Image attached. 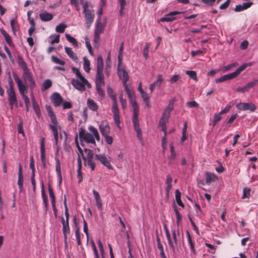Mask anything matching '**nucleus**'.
Instances as JSON below:
<instances>
[{
  "label": "nucleus",
  "instance_id": "nucleus-13",
  "mask_svg": "<svg viewBox=\"0 0 258 258\" xmlns=\"http://www.w3.org/2000/svg\"><path fill=\"white\" fill-rule=\"evenodd\" d=\"M100 131L103 136L108 135L110 133V128L106 121H103L99 125Z\"/></svg>",
  "mask_w": 258,
  "mask_h": 258
},
{
  "label": "nucleus",
  "instance_id": "nucleus-37",
  "mask_svg": "<svg viewBox=\"0 0 258 258\" xmlns=\"http://www.w3.org/2000/svg\"><path fill=\"white\" fill-rule=\"evenodd\" d=\"M133 108V118H138V112L139 110V108L138 104L137 103L131 104Z\"/></svg>",
  "mask_w": 258,
  "mask_h": 258
},
{
  "label": "nucleus",
  "instance_id": "nucleus-58",
  "mask_svg": "<svg viewBox=\"0 0 258 258\" xmlns=\"http://www.w3.org/2000/svg\"><path fill=\"white\" fill-rule=\"evenodd\" d=\"M114 114V120L115 122L117 124L118 126L119 127V124L120 123L119 120V112L118 113H113Z\"/></svg>",
  "mask_w": 258,
  "mask_h": 258
},
{
  "label": "nucleus",
  "instance_id": "nucleus-32",
  "mask_svg": "<svg viewBox=\"0 0 258 258\" xmlns=\"http://www.w3.org/2000/svg\"><path fill=\"white\" fill-rule=\"evenodd\" d=\"M88 107L93 110L96 111L98 109V106L96 103L92 99H89L87 100Z\"/></svg>",
  "mask_w": 258,
  "mask_h": 258
},
{
  "label": "nucleus",
  "instance_id": "nucleus-57",
  "mask_svg": "<svg viewBox=\"0 0 258 258\" xmlns=\"http://www.w3.org/2000/svg\"><path fill=\"white\" fill-rule=\"evenodd\" d=\"M83 223H84V227H83V230L84 232L86 233L87 237V242L88 241V228L87 226V223L85 220L83 219Z\"/></svg>",
  "mask_w": 258,
  "mask_h": 258
},
{
  "label": "nucleus",
  "instance_id": "nucleus-19",
  "mask_svg": "<svg viewBox=\"0 0 258 258\" xmlns=\"http://www.w3.org/2000/svg\"><path fill=\"white\" fill-rule=\"evenodd\" d=\"M258 81L256 79L254 80L253 81L249 82L248 84H247L245 86H244L243 87L238 89V91H241V92H245L248 91L250 88L254 87L256 84L257 83Z\"/></svg>",
  "mask_w": 258,
  "mask_h": 258
},
{
  "label": "nucleus",
  "instance_id": "nucleus-11",
  "mask_svg": "<svg viewBox=\"0 0 258 258\" xmlns=\"http://www.w3.org/2000/svg\"><path fill=\"white\" fill-rule=\"evenodd\" d=\"M117 74L119 78L122 77L123 84L127 83L129 80L128 73L124 68L121 67L117 68Z\"/></svg>",
  "mask_w": 258,
  "mask_h": 258
},
{
  "label": "nucleus",
  "instance_id": "nucleus-34",
  "mask_svg": "<svg viewBox=\"0 0 258 258\" xmlns=\"http://www.w3.org/2000/svg\"><path fill=\"white\" fill-rule=\"evenodd\" d=\"M10 25L12 28L13 33L15 35L16 31H17L19 29V25L17 21H16L14 19H12L10 21Z\"/></svg>",
  "mask_w": 258,
  "mask_h": 258
},
{
  "label": "nucleus",
  "instance_id": "nucleus-44",
  "mask_svg": "<svg viewBox=\"0 0 258 258\" xmlns=\"http://www.w3.org/2000/svg\"><path fill=\"white\" fill-rule=\"evenodd\" d=\"M186 75H187L191 79L197 81L198 78L197 76V74L195 71H186L185 72Z\"/></svg>",
  "mask_w": 258,
  "mask_h": 258
},
{
  "label": "nucleus",
  "instance_id": "nucleus-18",
  "mask_svg": "<svg viewBox=\"0 0 258 258\" xmlns=\"http://www.w3.org/2000/svg\"><path fill=\"white\" fill-rule=\"evenodd\" d=\"M253 3L252 2L243 3L241 5H237L235 8L236 12H241L250 8Z\"/></svg>",
  "mask_w": 258,
  "mask_h": 258
},
{
  "label": "nucleus",
  "instance_id": "nucleus-1",
  "mask_svg": "<svg viewBox=\"0 0 258 258\" xmlns=\"http://www.w3.org/2000/svg\"><path fill=\"white\" fill-rule=\"evenodd\" d=\"M103 59L102 56L99 55L97 57L95 83L97 92L101 97H104L105 95L104 91L101 88L102 86L105 85L104 76L103 74Z\"/></svg>",
  "mask_w": 258,
  "mask_h": 258
},
{
  "label": "nucleus",
  "instance_id": "nucleus-23",
  "mask_svg": "<svg viewBox=\"0 0 258 258\" xmlns=\"http://www.w3.org/2000/svg\"><path fill=\"white\" fill-rule=\"evenodd\" d=\"M216 175L212 173L207 172L206 173V183L210 184L212 181H215L217 178Z\"/></svg>",
  "mask_w": 258,
  "mask_h": 258
},
{
  "label": "nucleus",
  "instance_id": "nucleus-25",
  "mask_svg": "<svg viewBox=\"0 0 258 258\" xmlns=\"http://www.w3.org/2000/svg\"><path fill=\"white\" fill-rule=\"evenodd\" d=\"M66 52L69 55V56L73 59V60L76 61L78 59V57L77 55L72 50V48L70 47H68L67 46H65L64 47Z\"/></svg>",
  "mask_w": 258,
  "mask_h": 258
},
{
  "label": "nucleus",
  "instance_id": "nucleus-4",
  "mask_svg": "<svg viewBox=\"0 0 258 258\" xmlns=\"http://www.w3.org/2000/svg\"><path fill=\"white\" fill-rule=\"evenodd\" d=\"M22 78L25 83H29L31 90L34 89L36 86L35 82L28 69L23 71Z\"/></svg>",
  "mask_w": 258,
  "mask_h": 258
},
{
  "label": "nucleus",
  "instance_id": "nucleus-62",
  "mask_svg": "<svg viewBox=\"0 0 258 258\" xmlns=\"http://www.w3.org/2000/svg\"><path fill=\"white\" fill-rule=\"evenodd\" d=\"M149 45L147 44L144 49V56L146 59H147L148 57V52H149Z\"/></svg>",
  "mask_w": 258,
  "mask_h": 258
},
{
  "label": "nucleus",
  "instance_id": "nucleus-56",
  "mask_svg": "<svg viewBox=\"0 0 258 258\" xmlns=\"http://www.w3.org/2000/svg\"><path fill=\"white\" fill-rule=\"evenodd\" d=\"M25 101V103L26 105V111H29V106H30V100L28 96H24V97L23 98Z\"/></svg>",
  "mask_w": 258,
  "mask_h": 258
},
{
  "label": "nucleus",
  "instance_id": "nucleus-40",
  "mask_svg": "<svg viewBox=\"0 0 258 258\" xmlns=\"http://www.w3.org/2000/svg\"><path fill=\"white\" fill-rule=\"evenodd\" d=\"M90 65V61L86 58V57H84V64H83L84 69L87 73H89L91 70Z\"/></svg>",
  "mask_w": 258,
  "mask_h": 258
},
{
  "label": "nucleus",
  "instance_id": "nucleus-12",
  "mask_svg": "<svg viewBox=\"0 0 258 258\" xmlns=\"http://www.w3.org/2000/svg\"><path fill=\"white\" fill-rule=\"evenodd\" d=\"M50 97L52 102L55 106H58L63 102V98L57 92L53 93Z\"/></svg>",
  "mask_w": 258,
  "mask_h": 258
},
{
  "label": "nucleus",
  "instance_id": "nucleus-27",
  "mask_svg": "<svg viewBox=\"0 0 258 258\" xmlns=\"http://www.w3.org/2000/svg\"><path fill=\"white\" fill-rule=\"evenodd\" d=\"M98 27V26H97ZM104 30V28H102L101 27L100 31V32H98V28H97V29H95V32H94V42L95 43H98L99 40L100 39V33H102Z\"/></svg>",
  "mask_w": 258,
  "mask_h": 258
},
{
  "label": "nucleus",
  "instance_id": "nucleus-21",
  "mask_svg": "<svg viewBox=\"0 0 258 258\" xmlns=\"http://www.w3.org/2000/svg\"><path fill=\"white\" fill-rule=\"evenodd\" d=\"M39 17L41 21L43 22H46L51 20L53 16L50 13L47 12H44L39 14Z\"/></svg>",
  "mask_w": 258,
  "mask_h": 258
},
{
  "label": "nucleus",
  "instance_id": "nucleus-59",
  "mask_svg": "<svg viewBox=\"0 0 258 258\" xmlns=\"http://www.w3.org/2000/svg\"><path fill=\"white\" fill-rule=\"evenodd\" d=\"M18 131L19 134H23V136H24V132L23 129V121H21L19 123L18 125Z\"/></svg>",
  "mask_w": 258,
  "mask_h": 258
},
{
  "label": "nucleus",
  "instance_id": "nucleus-55",
  "mask_svg": "<svg viewBox=\"0 0 258 258\" xmlns=\"http://www.w3.org/2000/svg\"><path fill=\"white\" fill-rule=\"evenodd\" d=\"M8 83L10 87V88L8 90H14V83L10 73H9Z\"/></svg>",
  "mask_w": 258,
  "mask_h": 258
},
{
  "label": "nucleus",
  "instance_id": "nucleus-41",
  "mask_svg": "<svg viewBox=\"0 0 258 258\" xmlns=\"http://www.w3.org/2000/svg\"><path fill=\"white\" fill-rule=\"evenodd\" d=\"M75 143L76 144V146L77 147V149L80 153V155L82 156L83 159H85V156L84 155L83 151L84 150H82V149L80 147L78 140V135H77L75 137Z\"/></svg>",
  "mask_w": 258,
  "mask_h": 258
},
{
  "label": "nucleus",
  "instance_id": "nucleus-52",
  "mask_svg": "<svg viewBox=\"0 0 258 258\" xmlns=\"http://www.w3.org/2000/svg\"><path fill=\"white\" fill-rule=\"evenodd\" d=\"M123 87L124 88V90L126 92V94H127V96H128L130 94H133L134 93V92L128 86L127 83H125V84H123Z\"/></svg>",
  "mask_w": 258,
  "mask_h": 258
},
{
  "label": "nucleus",
  "instance_id": "nucleus-46",
  "mask_svg": "<svg viewBox=\"0 0 258 258\" xmlns=\"http://www.w3.org/2000/svg\"><path fill=\"white\" fill-rule=\"evenodd\" d=\"M51 58L52 61L56 63L59 64L62 66L66 64V62L64 61L59 59L58 57L54 55H52Z\"/></svg>",
  "mask_w": 258,
  "mask_h": 258
},
{
  "label": "nucleus",
  "instance_id": "nucleus-64",
  "mask_svg": "<svg viewBox=\"0 0 258 258\" xmlns=\"http://www.w3.org/2000/svg\"><path fill=\"white\" fill-rule=\"evenodd\" d=\"M187 106L190 108L197 107L199 106V104L195 101H192L187 103Z\"/></svg>",
  "mask_w": 258,
  "mask_h": 258
},
{
  "label": "nucleus",
  "instance_id": "nucleus-33",
  "mask_svg": "<svg viewBox=\"0 0 258 258\" xmlns=\"http://www.w3.org/2000/svg\"><path fill=\"white\" fill-rule=\"evenodd\" d=\"M66 37L67 39V40L71 43L73 44V46L75 47H78V44L77 40L72 36H71L69 34H65Z\"/></svg>",
  "mask_w": 258,
  "mask_h": 258
},
{
  "label": "nucleus",
  "instance_id": "nucleus-39",
  "mask_svg": "<svg viewBox=\"0 0 258 258\" xmlns=\"http://www.w3.org/2000/svg\"><path fill=\"white\" fill-rule=\"evenodd\" d=\"M52 86V82L50 80H46L42 84V91H45L50 88Z\"/></svg>",
  "mask_w": 258,
  "mask_h": 258
},
{
  "label": "nucleus",
  "instance_id": "nucleus-7",
  "mask_svg": "<svg viewBox=\"0 0 258 258\" xmlns=\"http://www.w3.org/2000/svg\"><path fill=\"white\" fill-rule=\"evenodd\" d=\"M237 108L241 110H249L251 111H254L256 109V106L253 103L243 102L238 103Z\"/></svg>",
  "mask_w": 258,
  "mask_h": 258
},
{
  "label": "nucleus",
  "instance_id": "nucleus-35",
  "mask_svg": "<svg viewBox=\"0 0 258 258\" xmlns=\"http://www.w3.org/2000/svg\"><path fill=\"white\" fill-rule=\"evenodd\" d=\"M89 130L93 134L94 138H95L97 141H99L100 140V137L97 129L93 126H90L89 127Z\"/></svg>",
  "mask_w": 258,
  "mask_h": 258
},
{
  "label": "nucleus",
  "instance_id": "nucleus-53",
  "mask_svg": "<svg viewBox=\"0 0 258 258\" xmlns=\"http://www.w3.org/2000/svg\"><path fill=\"white\" fill-rule=\"evenodd\" d=\"M180 78L179 75H174L170 78L169 81L171 84H173L176 83Z\"/></svg>",
  "mask_w": 258,
  "mask_h": 258
},
{
  "label": "nucleus",
  "instance_id": "nucleus-48",
  "mask_svg": "<svg viewBox=\"0 0 258 258\" xmlns=\"http://www.w3.org/2000/svg\"><path fill=\"white\" fill-rule=\"evenodd\" d=\"M163 81V78L162 75H158L157 76V79L154 81V84L157 87H160Z\"/></svg>",
  "mask_w": 258,
  "mask_h": 258
},
{
  "label": "nucleus",
  "instance_id": "nucleus-43",
  "mask_svg": "<svg viewBox=\"0 0 258 258\" xmlns=\"http://www.w3.org/2000/svg\"><path fill=\"white\" fill-rule=\"evenodd\" d=\"M113 104L112 106V112L113 113H118L119 109L117 103L116 97H113Z\"/></svg>",
  "mask_w": 258,
  "mask_h": 258
},
{
  "label": "nucleus",
  "instance_id": "nucleus-17",
  "mask_svg": "<svg viewBox=\"0 0 258 258\" xmlns=\"http://www.w3.org/2000/svg\"><path fill=\"white\" fill-rule=\"evenodd\" d=\"M71 83L73 86L77 90L80 91H84L85 90V86L84 83L80 82L78 80L72 79L71 81Z\"/></svg>",
  "mask_w": 258,
  "mask_h": 258
},
{
  "label": "nucleus",
  "instance_id": "nucleus-30",
  "mask_svg": "<svg viewBox=\"0 0 258 258\" xmlns=\"http://www.w3.org/2000/svg\"><path fill=\"white\" fill-rule=\"evenodd\" d=\"M224 113H226V108L223 109L219 114H216L215 115L213 120V125H215V124L221 120V114Z\"/></svg>",
  "mask_w": 258,
  "mask_h": 258
},
{
  "label": "nucleus",
  "instance_id": "nucleus-45",
  "mask_svg": "<svg viewBox=\"0 0 258 258\" xmlns=\"http://www.w3.org/2000/svg\"><path fill=\"white\" fill-rule=\"evenodd\" d=\"M85 43H86V47L88 49L90 55H91L92 56H94V54L93 53L92 47L91 44L89 42V40L87 37L85 38Z\"/></svg>",
  "mask_w": 258,
  "mask_h": 258
},
{
  "label": "nucleus",
  "instance_id": "nucleus-6",
  "mask_svg": "<svg viewBox=\"0 0 258 258\" xmlns=\"http://www.w3.org/2000/svg\"><path fill=\"white\" fill-rule=\"evenodd\" d=\"M7 92L8 95V101L11 106V109H13V105L17 107L18 103L15 90H7Z\"/></svg>",
  "mask_w": 258,
  "mask_h": 258
},
{
  "label": "nucleus",
  "instance_id": "nucleus-38",
  "mask_svg": "<svg viewBox=\"0 0 258 258\" xmlns=\"http://www.w3.org/2000/svg\"><path fill=\"white\" fill-rule=\"evenodd\" d=\"M133 108V118H138V112L139 110V108L138 104L137 103L131 104Z\"/></svg>",
  "mask_w": 258,
  "mask_h": 258
},
{
  "label": "nucleus",
  "instance_id": "nucleus-49",
  "mask_svg": "<svg viewBox=\"0 0 258 258\" xmlns=\"http://www.w3.org/2000/svg\"><path fill=\"white\" fill-rule=\"evenodd\" d=\"M250 195V189L247 188H244L243 189L242 199L248 198Z\"/></svg>",
  "mask_w": 258,
  "mask_h": 258
},
{
  "label": "nucleus",
  "instance_id": "nucleus-8",
  "mask_svg": "<svg viewBox=\"0 0 258 258\" xmlns=\"http://www.w3.org/2000/svg\"><path fill=\"white\" fill-rule=\"evenodd\" d=\"M95 159L98 160L102 164L109 169H112V166L108 160L107 157L104 154H96L95 155Z\"/></svg>",
  "mask_w": 258,
  "mask_h": 258
},
{
  "label": "nucleus",
  "instance_id": "nucleus-10",
  "mask_svg": "<svg viewBox=\"0 0 258 258\" xmlns=\"http://www.w3.org/2000/svg\"><path fill=\"white\" fill-rule=\"evenodd\" d=\"M85 14L86 23L87 24V28L89 29L91 27L92 23L94 21V14H93V10L88 11L87 12L83 13Z\"/></svg>",
  "mask_w": 258,
  "mask_h": 258
},
{
  "label": "nucleus",
  "instance_id": "nucleus-24",
  "mask_svg": "<svg viewBox=\"0 0 258 258\" xmlns=\"http://www.w3.org/2000/svg\"><path fill=\"white\" fill-rule=\"evenodd\" d=\"M55 161H56V171L57 173L59 179V184H60V183L62 181V176H61V173L60 163L59 159L57 157L55 158Z\"/></svg>",
  "mask_w": 258,
  "mask_h": 258
},
{
  "label": "nucleus",
  "instance_id": "nucleus-61",
  "mask_svg": "<svg viewBox=\"0 0 258 258\" xmlns=\"http://www.w3.org/2000/svg\"><path fill=\"white\" fill-rule=\"evenodd\" d=\"M128 97L129 98V100H130V102L131 104L137 103V102L136 101V96H135V93H134L133 94H130L128 96Z\"/></svg>",
  "mask_w": 258,
  "mask_h": 258
},
{
  "label": "nucleus",
  "instance_id": "nucleus-26",
  "mask_svg": "<svg viewBox=\"0 0 258 258\" xmlns=\"http://www.w3.org/2000/svg\"><path fill=\"white\" fill-rule=\"evenodd\" d=\"M0 31L7 44L10 46H12L13 44L11 36L4 29H0Z\"/></svg>",
  "mask_w": 258,
  "mask_h": 258
},
{
  "label": "nucleus",
  "instance_id": "nucleus-3",
  "mask_svg": "<svg viewBox=\"0 0 258 258\" xmlns=\"http://www.w3.org/2000/svg\"><path fill=\"white\" fill-rule=\"evenodd\" d=\"M79 137L80 141L86 142L87 143L96 144L94 137L91 134L86 133L85 130L83 127L80 128Z\"/></svg>",
  "mask_w": 258,
  "mask_h": 258
},
{
  "label": "nucleus",
  "instance_id": "nucleus-2",
  "mask_svg": "<svg viewBox=\"0 0 258 258\" xmlns=\"http://www.w3.org/2000/svg\"><path fill=\"white\" fill-rule=\"evenodd\" d=\"M84 151L85 153H87V155L85 156V159H83L84 161V165H87L90 167L92 170H94L96 165L95 163L93 160L94 154L93 151L89 149L85 148Z\"/></svg>",
  "mask_w": 258,
  "mask_h": 258
},
{
  "label": "nucleus",
  "instance_id": "nucleus-51",
  "mask_svg": "<svg viewBox=\"0 0 258 258\" xmlns=\"http://www.w3.org/2000/svg\"><path fill=\"white\" fill-rule=\"evenodd\" d=\"M175 200L177 204L182 202L181 200V193L178 189L175 190Z\"/></svg>",
  "mask_w": 258,
  "mask_h": 258
},
{
  "label": "nucleus",
  "instance_id": "nucleus-16",
  "mask_svg": "<svg viewBox=\"0 0 258 258\" xmlns=\"http://www.w3.org/2000/svg\"><path fill=\"white\" fill-rule=\"evenodd\" d=\"M17 86L20 94L22 96L23 98L24 97V96H27L26 94L28 92L30 85L28 83H23V82H22Z\"/></svg>",
  "mask_w": 258,
  "mask_h": 258
},
{
  "label": "nucleus",
  "instance_id": "nucleus-31",
  "mask_svg": "<svg viewBox=\"0 0 258 258\" xmlns=\"http://www.w3.org/2000/svg\"><path fill=\"white\" fill-rule=\"evenodd\" d=\"M19 66L23 71L28 69L26 63L24 61L23 57L20 55L18 56Z\"/></svg>",
  "mask_w": 258,
  "mask_h": 258
},
{
  "label": "nucleus",
  "instance_id": "nucleus-14",
  "mask_svg": "<svg viewBox=\"0 0 258 258\" xmlns=\"http://www.w3.org/2000/svg\"><path fill=\"white\" fill-rule=\"evenodd\" d=\"M18 185L20 189V192H22L23 191V175L22 167L21 164H19L18 169Z\"/></svg>",
  "mask_w": 258,
  "mask_h": 258
},
{
  "label": "nucleus",
  "instance_id": "nucleus-9",
  "mask_svg": "<svg viewBox=\"0 0 258 258\" xmlns=\"http://www.w3.org/2000/svg\"><path fill=\"white\" fill-rule=\"evenodd\" d=\"M183 12L178 11H172L168 14L166 15L165 17L161 18L160 20V22H172L174 21L176 17L174 16L182 13Z\"/></svg>",
  "mask_w": 258,
  "mask_h": 258
},
{
  "label": "nucleus",
  "instance_id": "nucleus-20",
  "mask_svg": "<svg viewBox=\"0 0 258 258\" xmlns=\"http://www.w3.org/2000/svg\"><path fill=\"white\" fill-rule=\"evenodd\" d=\"M62 233L64 235V242L66 243L68 235L70 233L69 222H66V224L62 225Z\"/></svg>",
  "mask_w": 258,
  "mask_h": 258
},
{
  "label": "nucleus",
  "instance_id": "nucleus-50",
  "mask_svg": "<svg viewBox=\"0 0 258 258\" xmlns=\"http://www.w3.org/2000/svg\"><path fill=\"white\" fill-rule=\"evenodd\" d=\"M132 121H133V123L134 124V129L136 131L141 129L140 127V124H139V121L138 118H133Z\"/></svg>",
  "mask_w": 258,
  "mask_h": 258
},
{
  "label": "nucleus",
  "instance_id": "nucleus-60",
  "mask_svg": "<svg viewBox=\"0 0 258 258\" xmlns=\"http://www.w3.org/2000/svg\"><path fill=\"white\" fill-rule=\"evenodd\" d=\"M187 239H188V243L190 244L191 250L195 254L196 253V250L195 249L194 243L192 242V240H191V237H189Z\"/></svg>",
  "mask_w": 258,
  "mask_h": 258
},
{
  "label": "nucleus",
  "instance_id": "nucleus-54",
  "mask_svg": "<svg viewBox=\"0 0 258 258\" xmlns=\"http://www.w3.org/2000/svg\"><path fill=\"white\" fill-rule=\"evenodd\" d=\"M107 93L111 99L113 100V97H116V95L113 94V91L110 86L107 87Z\"/></svg>",
  "mask_w": 258,
  "mask_h": 258
},
{
  "label": "nucleus",
  "instance_id": "nucleus-15",
  "mask_svg": "<svg viewBox=\"0 0 258 258\" xmlns=\"http://www.w3.org/2000/svg\"><path fill=\"white\" fill-rule=\"evenodd\" d=\"M40 152H41V160L42 163L43 168H46V158L45 154V145H44V138H42L41 140L40 145Z\"/></svg>",
  "mask_w": 258,
  "mask_h": 258
},
{
  "label": "nucleus",
  "instance_id": "nucleus-42",
  "mask_svg": "<svg viewBox=\"0 0 258 258\" xmlns=\"http://www.w3.org/2000/svg\"><path fill=\"white\" fill-rule=\"evenodd\" d=\"M67 27V25L63 23H61L56 27L55 30L58 33H63L65 29Z\"/></svg>",
  "mask_w": 258,
  "mask_h": 258
},
{
  "label": "nucleus",
  "instance_id": "nucleus-47",
  "mask_svg": "<svg viewBox=\"0 0 258 258\" xmlns=\"http://www.w3.org/2000/svg\"><path fill=\"white\" fill-rule=\"evenodd\" d=\"M72 69L73 72L76 74V76L81 80V81L85 80V78L81 75L79 70L77 68L73 67Z\"/></svg>",
  "mask_w": 258,
  "mask_h": 258
},
{
  "label": "nucleus",
  "instance_id": "nucleus-29",
  "mask_svg": "<svg viewBox=\"0 0 258 258\" xmlns=\"http://www.w3.org/2000/svg\"><path fill=\"white\" fill-rule=\"evenodd\" d=\"M48 192H49V196H50V197L51 198V204H52V205H55V195H54V194L53 192V189L51 187V186L50 184H48Z\"/></svg>",
  "mask_w": 258,
  "mask_h": 258
},
{
  "label": "nucleus",
  "instance_id": "nucleus-36",
  "mask_svg": "<svg viewBox=\"0 0 258 258\" xmlns=\"http://www.w3.org/2000/svg\"><path fill=\"white\" fill-rule=\"evenodd\" d=\"M170 149L171 154H170V156H169V157L168 158L169 162L175 159V156H176V153L174 151V148L173 142H172L170 144Z\"/></svg>",
  "mask_w": 258,
  "mask_h": 258
},
{
  "label": "nucleus",
  "instance_id": "nucleus-28",
  "mask_svg": "<svg viewBox=\"0 0 258 258\" xmlns=\"http://www.w3.org/2000/svg\"><path fill=\"white\" fill-rule=\"evenodd\" d=\"M32 105H33V108L34 110H35V111L37 114V116L39 118L41 115V111H40V109L39 108V105H38L37 102L36 101L35 98H33Z\"/></svg>",
  "mask_w": 258,
  "mask_h": 258
},
{
  "label": "nucleus",
  "instance_id": "nucleus-22",
  "mask_svg": "<svg viewBox=\"0 0 258 258\" xmlns=\"http://www.w3.org/2000/svg\"><path fill=\"white\" fill-rule=\"evenodd\" d=\"M41 192H42L43 201V202H44V204L45 205V210H46V211H47L48 209V199H47V196L45 194V192L44 183L43 182H42Z\"/></svg>",
  "mask_w": 258,
  "mask_h": 258
},
{
  "label": "nucleus",
  "instance_id": "nucleus-5",
  "mask_svg": "<svg viewBox=\"0 0 258 258\" xmlns=\"http://www.w3.org/2000/svg\"><path fill=\"white\" fill-rule=\"evenodd\" d=\"M251 63H244L239 67L234 72L227 74V80L237 77L243 71H244L248 66H251Z\"/></svg>",
  "mask_w": 258,
  "mask_h": 258
},
{
  "label": "nucleus",
  "instance_id": "nucleus-63",
  "mask_svg": "<svg viewBox=\"0 0 258 258\" xmlns=\"http://www.w3.org/2000/svg\"><path fill=\"white\" fill-rule=\"evenodd\" d=\"M248 44H249V43H248V41H247V40L243 41L240 44V48L243 50L246 49L248 47Z\"/></svg>",
  "mask_w": 258,
  "mask_h": 258
}]
</instances>
